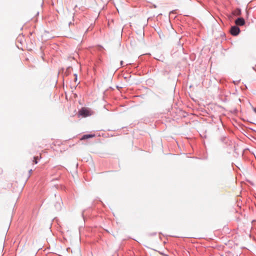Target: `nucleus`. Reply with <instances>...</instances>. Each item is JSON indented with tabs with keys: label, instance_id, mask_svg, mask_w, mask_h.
I'll return each instance as SVG.
<instances>
[{
	"label": "nucleus",
	"instance_id": "f257e3e1",
	"mask_svg": "<svg viewBox=\"0 0 256 256\" xmlns=\"http://www.w3.org/2000/svg\"><path fill=\"white\" fill-rule=\"evenodd\" d=\"M93 113L94 112L90 108H82L78 111V116L86 118L91 116Z\"/></svg>",
	"mask_w": 256,
	"mask_h": 256
},
{
	"label": "nucleus",
	"instance_id": "f03ea898",
	"mask_svg": "<svg viewBox=\"0 0 256 256\" xmlns=\"http://www.w3.org/2000/svg\"><path fill=\"white\" fill-rule=\"evenodd\" d=\"M230 34L233 36H237L240 32V28L237 26H233L230 30Z\"/></svg>",
	"mask_w": 256,
	"mask_h": 256
},
{
	"label": "nucleus",
	"instance_id": "7ed1b4c3",
	"mask_svg": "<svg viewBox=\"0 0 256 256\" xmlns=\"http://www.w3.org/2000/svg\"><path fill=\"white\" fill-rule=\"evenodd\" d=\"M235 24L236 26H242L245 24V20L242 18H239L235 21Z\"/></svg>",
	"mask_w": 256,
	"mask_h": 256
},
{
	"label": "nucleus",
	"instance_id": "20e7f679",
	"mask_svg": "<svg viewBox=\"0 0 256 256\" xmlns=\"http://www.w3.org/2000/svg\"><path fill=\"white\" fill-rule=\"evenodd\" d=\"M95 136L94 134H84L80 138V140H84L90 138H92Z\"/></svg>",
	"mask_w": 256,
	"mask_h": 256
},
{
	"label": "nucleus",
	"instance_id": "39448f33",
	"mask_svg": "<svg viewBox=\"0 0 256 256\" xmlns=\"http://www.w3.org/2000/svg\"><path fill=\"white\" fill-rule=\"evenodd\" d=\"M232 14L234 16H240L241 14V11L238 8L236 9L232 12Z\"/></svg>",
	"mask_w": 256,
	"mask_h": 256
},
{
	"label": "nucleus",
	"instance_id": "423d86ee",
	"mask_svg": "<svg viewBox=\"0 0 256 256\" xmlns=\"http://www.w3.org/2000/svg\"><path fill=\"white\" fill-rule=\"evenodd\" d=\"M96 50H97V52L98 51L102 52L104 50V48L101 46H97Z\"/></svg>",
	"mask_w": 256,
	"mask_h": 256
},
{
	"label": "nucleus",
	"instance_id": "0eeeda50",
	"mask_svg": "<svg viewBox=\"0 0 256 256\" xmlns=\"http://www.w3.org/2000/svg\"><path fill=\"white\" fill-rule=\"evenodd\" d=\"M37 158H38V157L37 156H34V162L35 164H36L38 163V162H37Z\"/></svg>",
	"mask_w": 256,
	"mask_h": 256
},
{
	"label": "nucleus",
	"instance_id": "6e6552de",
	"mask_svg": "<svg viewBox=\"0 0 256 256\" xmlns=\"http://www.w3.org/2000/svg\"><path fill=\"white\" fill-rule=\"evenodd\" d=\"M38 14H39V12H36L35 14V15L36 16L38 15Z\"/></svg>",
	"mask_w": 256,
	"mask_h": 256
},
{
	"label": "nucleus",
	"instance_id": "1a4fd4ad",
	"mask_svg": "<svg viewBox=\"0 0 256 256\" xmlns=\"http://www.w3.org/2000/svg\"><path fill=\"white\" fill-rule=\"evenodd\" d=\"M123 62H123V61H121V62H120V64H121V66H122V65L123 64Z\"/></svg>",
	"mask_w": 256,
	"mask_h": 256
}]
</instances>
